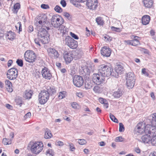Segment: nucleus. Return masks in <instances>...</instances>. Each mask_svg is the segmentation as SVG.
<instances>
[{
    "instance_id": "1",
    "label": "nucleus",
    "mask_w": 156,
    "mask_h": 156,
    "mask_svg": "<svg viewBox=\"0 0 156 156\" xmlns=\"http://www.w3.org/2000/svg\"><path fill=\"white\" fill-rule=\"evenodd\" d=\"M56 92V90L54 87L48 86L46 90H43L39 94V101L41 104H44L49 99L50 94H53Z\"/></svg>"
},
{
    "instance_id": "2",
    "label": "nucleus",
    "mask_w": 156,
    "mask_h": 156,
    "mask_svg": "<svg viewBox=\"0 0 156 156\" xmlns=\"http://www.w3.org/2000/svg\"><path fill=\"white\" fill-rule=\"evenodd\" d=\"M44 28H41L40 29L38 33V37L40 40L41 42L43 44H45L48 43L49 41L48 36V33L46 29L47 30H49L48 27H44Z\"/></svg>"
},
{
    "instance_id": "3",
    "label": "nucleus",
    "mask_w": 156,
    "mask_h": 156,
    "mask_svg": "<svg viewBox=\"0 0 156 156\" xmlns=\"http://www.w3.org/2000/svg\"><path fill=\"white\" fill-rule=\"evenodd\" d=\"M98 71L102 76H108L110 75L113 70L108 66L104 64L100 65L98 67Z\"/></svg>"
},
{
    "instance_id": "4",
    "label": "nucleus",
    "mask_w": 156,
    "mask_h": 156,
    "mask_svg": "<svg viewBox=\"0 0 156 156\" xmlns=\"http://www.w3.org/2000/svg\"><path fill=\"white\" fill-rule=\"evenodd\" d=\"M43 148V144L41 142L36 141L33 142L31 145L30 150L31 152L36 154L40 153Z\"/></svg>"
},
{
    "instance_id": "5",
    "label": "nucleus",
    "mask_w": 156,
    "mask_h": 156,
    "mask_svg": "<svg viewBox=\"0 0 156 156\" xmlns=\"http://www.w3.org/2000/svg\"><path fill=\"white\" fill-rule=\"evenodd\" d=\"M24 57L25 60L30 63H33L36 59V56L32 51H27L25 53Z\"/></svg>"
},
{
    "instance_id": "6",
    "label": "nucleus",
    "mask_w": 156,
    "mask_h": 156,
    "mask_svg": "<svg viewBox=\"0 0 156 156\" xmlns=\"http://www.w3.org/2000/svg\"><path fill=\"white\" fill-rule=\"evenodd\" d=\"M64 22L63 19L58 16H53L51 18V23L55 28H58L60 24H62Z\"/></svg>"
},
{
    "instance_id": "7",
    "label": "nucleus",
    "mask_w": 156,
    "mask_h": 156,
    "mask_svg": "<svg viewBox=\"0 0 156 156\" xmlns=\"http://www.w3.org/2000/svg\"><path fill=\"white\" fill-rule=\"evenodd\" d=\"M6 75L7 77L9 80L15 79L18 75V70L15 68H12L8 70Z\"/></svg>"
},
{
    "instance_id": "8",
    "label": "nucleus",
    "mask_w": 156,
    "mask_h": 156,
    "mask_svg": "<svg viewBox=\"0 0 156 156\" xmlns=\"http://www.w3.org/2000/svg\"><path fill=\"white\" fill-rule=\"evenodd\" d=\"M73 82L74 84L76 87H80L83 84L84 81L82 76L75 75L73 79Z\"/></svg>"
},
{
    "instance_id": "9",
    "label": "nucleus",
    "mask_w": 156,
    "mask_h": 156,
    "mask_svg": "<svg viewBox=\"0 0 156 156\" xmlns=\"http://www.w3.org/2000/svg\"><path fill=\"white\" fill-rule=\"evenodd\" d=\"M146 133H148L152 137L156 136V125L151 126L150 125H146Z\"/></svg>"
},
{
    "instance_id": "10",
    "label": "nucleus",
    "mask_w": 156,
    "mask_h": 156,
    "mask_svg": "<svg viewBox=\"0 0 156 156\" xmlns=\"http://www.w3.org/2000/svg\"><path fill=\"white\" fill-rule=\"evenodd\" d=\"M146 125L143 122L138 123L135 128V130L136 133L142 134L144 132L146 133Z\"/></svg>"
},
{
    "instance_id": "11",
    "label": "nucleus",
    "mask_w": 156,
    "mask_h": 156,
    "mask_svg": "<svg viewBox=\"0 0 156 156\" xmlns=\"http://www.w3.org/2000/svg\"><path fill=\"white\" fill-rule=\"evenodd\" d=\"M103 77L101 75L100 76L98 74L94 73L92 76V81L96 84L100 85L104 81Z\"/></svg>"
},
{
    "instance_id": "12",
    "label": "nucleus",
    "mask_w": 156,
    "mask_h": 156,
    "mask_svg": "<svg viewBox=\"0 0 156 156\" xmlns=\"http://www.w3.org/2000/svg\"><path fill=\"white\" fill-rule=\"evenodd\" d=\"M66 44L71 48H75L78 45L77 42L76 40L71 37L66 38Z\"/></svg>"
},
{
    "instance_id": "13",
    "label": "nucleus",
    "mask_w": 156,
    "mask_h": 156,
    "mask_svg": "<svg viewBox=\"0 0 156 156\" xmlns=\"http://www.w3.org/2000/svg\"><path fill=\"white\" fill-rule=\"evenodd\" d=\"M47 16L44 14H41L36 17V21L41 26L44 25L47 21Z\"/></svg>"
},
{
    "instance_id": "14",
    "label": "nucleus",
    "mask_w": 156,
    "mask_h": 156,
    "mask_svg": "<svg viewBox=\"0 0 156 156\" xmlns=\"http://www.w3.org/2000/svg\"><path fill=\"white\" fill-rule=\"evenodd\" d=\"M41 74L43 77L47 80H50L52 77V74L49 70L46 67H44L42 69Z\"/></svg>"
},
{
    "instance_id": "15",
    "label": "nucleus",
    "mask_w": 156,
    "mask_h": 156,
    "mask_svg": "<svg viewBox=\"0 0 156 156\" xmlns=\"http://www.w3.org/2000/svg\"><path fill=\"white\" fill-rule=\"evenodd\" d=\"M48 55L51 58H56L59 56L58 51L55 49L49 48L47 49Z\"/></svg>"
},
{
    "instance_id": "16",
    "label": "nucleus",
    "mask_w": 156,
    "mask_h": 156,
    "mask_svg": "<svg viewBox=\"0 0 156 156\" xmlns=\"http://www.w3.org/2000/svg\"><path fill=\"white\" fill-rule=\"evenodd\" d=\"M86 5L90 9H95L98 6L97 0H87Z\"/></svg>"
},
{
    "instance_id": "17",
    "label": "nucleus",
    "mask_w": 156,
    "mask_h": 156,
    "mask_svg": "<svg viewBox=\"0 0 156 156\" xmlns=\"http://www.w3.org/2000/svg\"><path fill=\"white\" fill-rule=\"evenodd\" d=\"M63 55L64 58L66 63H69L73 60V55L70 52L65 51L64 52Z\"/></svg>"
},
{
    "instance_id": "18",
    "label": "nucleus",
    "mask_w": 156,
    "mask_h": 156,
    "mask_svg": "<svg viewBox=\"0 0 156 156\" xmlns=\"http://www.w3.org/2000/svg\"><path fill=\"white\" fill-rule=\"evenodd\" d=\"M101 54L104 56L109 57L111 53V50L109 48L104 46L102 48L101 50Z\"/></svg>"
},
{
    "instance_id": "19",
    "label": "nucleus",
    "mask_w": 156,
    "mask_h": 156,
    "mask_svg": "<svg viewBox=\"0 0 156 156\" xmlns=\"http://www.w3.org/2000/svg\"><path fill=\"white\" fill-rule=\"evenodd\" d=\"M145 134L143 136L141 137V141L144 143H150L151 136L150 135H148V133H145Z\"/></svg>"
},
{
    "instance_id": "20",
    "label": "nucleus",
    "mask_w": 156,
    "mask_h": 156,
    "mask_svg": "<svg viewBox=\"0 0 156 156\" xmlns=\"http://www.w3.org/2000/svg\"><path fill=\"white\" fill-rule=\"evenodd\" d=\"M5 87L7 90L10 92H11L13 90L12 84L8 80H6L5 82Z\"/></svg>"
},
{
    "instance_id": "21",
    "label": "nucleus",
    "mask_w": 156,
    "mask_h": 156,
    "mask_svg": "<svg viewBox=\"0 0 156 156\" xmlns=\"http://www.w3.org/2000/svg\"><path fill=\"white\" fill-rule=\"evenodd\" d=\"M150 20V16L147 15H145L142 17V23L144 25H146L149 23Z\"/></svg>"
},
{
    "instance_id": "22",
    "label": "nucleus",
    "mask_w": 156,
    "mask_h": 156,
    "mask_svg": "<svg viewBox=\"0 0 156 156\" xmlns=\"http://www.w3.org/2000/svg\"><path fill=\"white\" fill-rule=\"evenodd\" d=\"M143 2L144 6L147 8H151L153 4V0H143Z\"/></svg>"
},
{
    "instance_id": "23",
    "label": "nucleus",
    "mask_w": 156,
    "mask_h": 156,
    "mask_svg": "<svg viewBox=\"0 0 156 156\" xmlns=\"http://www.w3.org/2000/svg\"><path fill=\"white\" fill-rule=\"evenodd\" d=\"M126 80H135V76L133 73L131 72L128 73L126 74Z\"/></svg>"
},
{
    "instance_id": "24",
    "label": "nucleus",
    "mask_w": 156,
    "mask_h": 156,
    "mask_svg": "<svg viewBox=\"0 0 156 156\" xmlns=\"http://www.w3.org/2000/svg\"><path fill=\"white\" fill-rule=\"evenodd\" d=\"M93 86V83L90 80H86L85 83V87L86 89H91Z\"/></svg>"
},
{
    "instance_id": "25",
    "label": "nucleus",
    "mask_w": 156,
    "mask_h": 156,
    "mask_svg": "<svg viewBox=\"0 0 156 156\" xmlns=\"http://www.w3.org/2000/svg\"><path fill=\"white\" fill-rule=\"evenodd\" d=\"M115 71L118 74H121L124 71L123 66L120 65L116 66L115 68Z\"/></svg>"
},
{
    "instance_id": "26",
    "label": "nucleus",
    "mask_w": 156,
    "mask_h": 156,
    "mask_svg": "<svg viewBox=\"0 0 156 156\" xmlns=\"http://www.w3.org/2000/svg\"><path fill=\"white\" fill-rule=\"evenodd\" d=\"M33 92L31 90H27L25 92L23 97L26 99H30L31 98Z\"/></svg>"
},
{
    "instance_id": "27",
    "label": "nucleus",
    "mask_w": 156,
    "mask_h": 156,
    "mask_svg": "<svg viewBox=\"0 0 156 156\" xmlns=\"http://www.w3.org/2000/svg\"><path fill=\"white\" fill-rule=\"evenodd\" d=\"M135 80H126V85L127 87L129 89L132 88L134 86Z\"/></svg>"
},
{
    "instance_id": "28",
    "label": "nucleus",
    "mask_w": 156,
    "mask_h": 156,
    "mask_svg": "<svg viewBox=\"0 0 156 156\" xmlns=\"http://www.w3.org/2000/svg\"><path fill=\"white\" fill-rule=\"evenodd\" d=\"M57 28H58V30L60 31V33L63 34H65L67 31L68 29L62 24H60V25Z\"/></svg>"
},
{
    "instance_id": "29",
    "label": "nucleus",
    "mask_w": 156,
    "mask_h": 156,
    "mask_svg": "<svg viewBox=\"0 0 156 156\" xmlns=\"http://www.w3.org/2000/svg\"><path fill=\"white\" fill-rule=\"evenodd\" d=\"M6 37L10 40H12L15 37V34L11 31L8 32L6 35Z\"/></svg>"
},
{
    "instance_id": "30",
    "label": "nucleus",
    "mask_w": 156,
    "mask_h": 156,
    "mask_svg": "<svg viewBox=\"0 0 156 156\" xmlns=\"http://www.w3.org/2000/svg\"><path fill=\"white\" fill-rule=\"evenodd\" d=\"M122 91L120 89H118L114 92L113 95L115 98H119L122 95Z\"/></svg>"
},
{
    "instance_id": "31",
    "label": "nucleus",
    "mask_w": 156,
    "mask_h": 156,
    "mask_svg": "<svg viewBox=\"0 0 156 156\" xmlns=\"http://www.w3.org/2000/svg\"><path fill=\"white\" fill-rule=\"evenodd\" d=\"M52 136V135L50 130L48 129H46L44 134V138L45 139H49Z\"/></svg>"
},
{
    "instance_id": "32",
    "label": "nucleus",
    "mask_w": 156,
    "mask_h": 156,
    "mask_svg": "<svg viewBox=\"0 0 156 156\" xmlns=\"http://www.w3.org/2000/svg\"><path fill=\"white\" fill-rule=\"evenodd\" d=\"M12 139H7L4 138L3 139L2 143L5 145L10 144L12 143Z\"/></svg>"
},
{
    "instance_id": "33",
    "label": "nucleus",
    "mask_w": 156,
    "mask_h": 156,
    "mask_svg": "<svg viewBox=\"0 0 156 156\" xmlns=\"http://www.w3.org/2000/svg\"><path fill=\"white\" fill-rule=\"evenodd\" d=\"M101 90V88L98 85L95 86L93 88L94 91L96 93H100Z\"/></svg>"
},
{
    "instance_id": "34",
    "label": "nucleus",
    "mask_w": 156,
    "mask_h": 156,
    "mask_svg": "<svg viewBox=\"0 0 156 156\" xmlns=\"http://www.w3.org/2000/svg\"><path fill=\"white\" fill-rule=\"evenodd\" d=\"M96 21L99 25H102L104 23L103 20L100 17H98L96 19Z\"/></svg>"
},
{
    "instance_id": "35",
    "label": "nucleus",
    "mask_w": 156,
    "mask_h": 156,
    "mask_svg": "<svg viewBox=\"0 0 156 156\" xmlns=\"http://www.w3.org/2000/svg\"><path fill=\"white\" fill-rule=\"evenodd\" d=\"M109 116L110 118L112 121L115 123H118L119 122L118 120L115 117L114 115L110 113L109 114Z\"/></svg>"
},
{
    "instance_id": "36",
    "label": "nucleus",
    "mask_w": 156,
    "mask_h": 156,
    "mask_svg": "<svg viewBox=\"0 0 156 156\" xmlns=\"http://www.w3.org/2000/svg\"><path fill=\"white\" fill-rule=\"evenodd\" d=\"M66 94V92L64 91H63L59 92V94L58 96L59 98L60 99H61L65 98Z\"/></svg>"
},
{
    "instance_id": "37",
    "label": "nucleus",
    "mask_w": 156,
    "mask_h": 156,
    "mask_svg": "<svg viewBox=\"0 0 156 156\" xmlns=\"http://www.w3.org/2000/svg\"><path fill=\"white\" fill-rule=\"evenodd\" d=\"M132 45L136 46L140 44L139 40L138 38L135 39L134 40H132Z\"/></svg>"
},
{
    "instance_id": "38",
    "label": "nucleus",
    "mask_w": 156,
    "mask_h": 156,
    "mask_svg": "<svg viewBox=\"0 0 156 156\" xmlns=\"http://www.w3.org/2000/svg\"><path fill=\"white\" fill-rule=\"evenodd\" d=\"M63 15L69 20H72V16L70 14L67 12H64L63 13Z\"/></svg>"
},
{
    "instance_id": "39",
    "label": "nucleus",
    "mask_w": 156,
    "mask_h": 156,
    "mask_svg": "<svg viewBox=\"0 0 156 156\" xmlns=\"http://www.w3.org/2000/svg\"><path fill=\"white\" fill-rule=\"evenodd\" d=\"M151 138L150 143L153 145H156V136L152 137Z\"/></svg>"
},
{
    "instance_id": "40",
    "label": "nucleus",
    "mask_w": 156,
    "mask_h": 156,
    "mask_svg": "<svg viewBox=\"0 0 156 156\" xmlns=\"http://www.w3.org/2000/svg\"><path fill=\"white\" fill-rule=\"evenodd\" d=\"M56 12L60 13L62 11V9L58 5H56L54 8Z\"/></svg>"
},
{
    "instance_id": "41",
    "label": "nucleus",
    "mask_w": 156,
    "mask_h": 156,
    "mask_svg": "<svg viewBox=\"0 0 156 156\" xmlns=\"http://www.w3.org/2000/svg\"><path fill=\"white\" fill-rule=\"evenodd\" d=\"M118 81L117 80H115L112 81V86L113 88H116L118 86Z\"/></svg>"
},
{
    "instance_id": "42",
    "label": "nucleus",
    "mask_w": 156,
    "mask_h": 156,
    "mask_svg": "<svg viewBox=\"0 0 156 156\" xmlns=\"http://www.w3.org/2000/svg\"><path fill=\"white\" fill-rule=\"evenodd\" d=\"M119 131L120 132H123L124 131L125 128L124 125L122 123H119Z\"/></svg>"
},
{
    "instance_id": "43",
    "label": "nucleus",
    "mask_w": 156,
    "mask_h": 156,
    "mask_svg": "<svg viewBox=\"0 0 156 156\" xmlns=\"http://www.w3.org/2000/svg\"><path fill=\"white\" fill-rule=\"evenodd\" d=\"M16 62L17 65L20 67H22L23 65V61L21 59H17L16 61Z\"/></svg>"
},
{
    "instance_id": "44",
    "label": "nucleus",
    "mask_w": 156,
    "mask_h": 156,
    "mask_svg": "<svg viewBox=\"0 0 156 156\" xmlns=\"http://www.w3.org/2000/svg\"><path fill=\"white\" fill-rule=\"evenodd\" d=\"M20 8V5L19 3H16L14 6V9L16 11V12Z\"/></svg>"
},
{
    "instance_id": "45",
    "label": "nucleus",
    "mask_w": 156,
    "mask_h": 156,
    "mask_svg": "<svg viewBox=\"0 0 156 156\" xmlns=\"http://www.w3.org/2000/svg\"><path fill=\"white\" fill-rule=\"evenodd\" d=\"M46 154L48 156H53V151L51 149H49L47 151Z\"/></svg>"
},
{
    "instance_id": "46",
    "label": "nucleus",
    "mask_w": 156,
    "mask_h": 156,
    "mask_svg": "<svg viewBox=\"0 0 156 156\" xmlns=\"http://www.w3.org/2000/svg\"><path fill=\"white\" fill-rule=\"evenodd\" d=\"M78 142L80 144L83 145L86 143V141L84 139H79Z\"/></svg>"
},
{
    "instance_id": "47",
    "label": "nucleus",
    "mask_w": 156,
    "mask_h": 156,
    "mask_svg": "<svg viewBox=\"0 0 156 156\" xmlns=\"http://www.w3.org/2000/svg\"><path fill=\"white\" fill-rule=\"evenodd\" d=\"M123 140V138L122 136L117 137L115 139L116 142H122Z\"/></svg>"
},
{
    "instance_id": "48",
    "label": "nucleus",
    "mask_w": 156,
    "mask_h": 156,
    "mask_svg": "<svg viewBox=\"0 0 156 156\" xmlns=\"http://www.w3.org/2000/svg\"><path fill=\"white\" fill-rule=\"evenodd\" d=\"M142 73L146 76H148L149 74L146 71V69L144 68L142 69Z\"/></svg>"
},
{
    "instance_id": "49",
    "label": "nucleus",
    "mask_w": 156,
    "mask_h": 156,
    "mask_svg": "<svg viewBox=\"0 0 156 156\" xmlns=\"http://www.w3.org/2000/svg\"><path fill=\"white\" fill-rule=\"evenodd\" d=\"M17 26H19V31H22V26H21V24L20 22H18L17 25L16 26V29H17Z\"/></svg>"
},
{
    "instance_id": "50",
    "label": "nucleus",
    "mask_w": 156,
    "mask_h": 156,
    "mask_svg": "<svg viewBox=\"0 0 156 156\" xmlns=\"http://www.w3.org/2000/svg\"><path fill=\"white\" fill-rule=\"evenodd\" d=\"M71 106L73 108L77 109L79 105L76 102H73L72 103Z\"/></svg>"
},
{
    "instance_id": "51",
    "label": "nucleus",
    "mask_w": 156,
    "mask_h": 156,
    "mask_svg": "<svg viewBox=\"0 0 156 156\" xmlns=\"http://www.w3.org/2000/svg\"><path fill=\"white\" fill-rule=\"evenodd\" d=\"M111 29L112 30L119 32L121 31L120 29L119 28L115 27H111Z\"/></svg>"
},
{
    "instance_id": "52",
    "label": "nucleus",
    "mask_w": 156,
    "mask_h": 156,
    "mask_svg": "<svg viewBox=\"0 0 156 156\" xmlns=\"http://www.w3.org/2000/svg\"><path fill=\"white\" fill-rule=\"evenodd\" d=\"M151 116L152 117V120L153 121L156 122V113H154L151 115Z\"/></svg>"
},
{
    "instance_id": "53",
    "label": "nucleus",
    "mask_w": 156,
    "mask_h": 156,
    "mask_svg": "<svg viewBox=\"0 0 156 156\" xmlns=\"http://www.w3.org/2000/svg\"><path fill=\"white\" fill-rule=\"evenodd\" d=\"M40 41L39 37L37 38H36L34 40V42L35 43L37 44V45H38L39 46H41V44L40 43L39 41Z\"/></svg>"
},
{
    "instance_id": "54",
    "label": "nucleus",
    "mask_w": 156,
    "mask_h": 156,
    "mask_svg": "<svg viewBox=\"0 0 156 156\" xmlns=\"http://www.w3.org/2000/svg\"><path fill=\"white\" fill-rule=\"evenodd\" d=\"M70 35L72 37L74 38L75 39H78L79 38L78 36L77 35H76V34L73 33L71 32Z\"/></svg>"
},
{
    "instance_id": "55",
    "label": "nucleus",
    "mask_w": 156,
    "mask_h": 156,
    "mask_svg": "<svg viewBox=\"0 0 156 156\" xmlns=\"http://www.w3.org/2000/svg\"><path fill=\"white\" fill-rule=\"evenodd\" d=\"M41 7L43 9H47L49 8V6L48 5L43 4L41 5Z\"/></svg>"
},
{
    "instance_id": "56",
    "label": "nucleus",
    "mask_w": 156,
    "mask_h": 156,
    "mask_svg": "<svg viewBox=\"0 0 156 156\" xmlns=\"http://www.w3.org/2000/svg\"><path fill=\"white\" fill-rule=\"evenodd\" d=\"M31 115V114L30 112H28L25 115V116H24V118L25 119H26L28 118H30Z\"/></svg>"
},
{
    "instance_id": "57",
    "label": "nucleus",
    "mask_w": 156,
    "mask_h": 156,
    "mask_svg": "<svg viewBox=\"0 0 156 156\" xmlns=\"http://www.w3.org/2000/svg\"><path fill=\"white\" fill-rule=\"evenodd\" d=\"M60 4L63 7H65L66 5V2L64 0H61L60 2Z\"/></svg>"
},
{
    "instance_id": "58",
    "label": "nucleus",
    "mask_w": 156,
    "mask_h": 156,
    "mask_svg": "<svg viewBox=\"0 0 156 156\" xmlns=\"http://www.w3.org/2000/svg\"><path fill=\"white\" fill-rule=\"evenodd\" d=\"M16 102L18 105H20V106H21L22 102L20 99H16Z\"/></svg>"
},
{
    "instance_id": "59",
    "label": "nucleus",
    "mask_w": 156,
    "mask_h": 156,
    "mask_svg": "<svg viewBox=\"0 0 156 156\" xmlns=\"http://www.w3.org/2000/svg\"><path fill=\"white\" fill-rule=\"evenodd\" d=\"M33 31V27L32 26L30 25L28 27V31L31 32Z\"/></svg>"
},
{
    "instance_id": "60",
    "label": "nucleus",
    "mask_w": 156,
    "mask_h": 156,
    "mask_svg": "<svg viewBox=\"0 0 156 156\" xmlns=\"http://www.w3.org/2000/svg\"><path fill=\"white\" fill-rule=\"evenodd\" d=\"M76 69L69 70L70 75L72 76L74 75L76 73Z\"/></svg>"
},
{
    "instance_id": "61",
    "label": "nucleus",
    "mask_w": 156,
    "mask_h": 156,
    "mask_svg": "<svg viewBox=\"0 0 156 156\" xmlns=\"http://www.w3.org/2000/svg\"><path fill=\"white\" fill-rule=\"evenodd\" d=\"M124 42L127 44H130L132 45V40L125 41Z\"/></svg>"
},
{
    "instance_id": "62",
    "label": "nucleus",
    "mask_w": 156,
    "mask_h": 156,
    "mask_svg": "<svg viewBox=\"0 0 156 156\" xmlns=\"http://www.w3.org/2000/svg\"><path fill=\"white\" fill-rule=\"evenodd\" d=\"M56 144L57 145H58V146H62L63 145V144L62 142L59 141L57 142Z\"/></svg>"
},
{
    "instance_id": "63",
    "label": "nucleus",
    "mask_w": 156,
    "mask_h": 156,
    "mask_svg": "<svg viewBox=\"0 0 156 156\" xmlns=\"http://www.w3.org/2000/svg\"><path fill=\"white\" fill-rule=\"evenodd\" d=\"M70 148L71 150L72 151H74L75 148L73 146V145L72 144H71L69 145Z\"/></svg>"
},
{
    "instance_id": "64",
    "label": "nucleus",
    "mask_w": 156,
    "mask_h": 156,
    "mask_svg": "<svg viewBox=\"0 0 156 156\" xmlns=\"http://www.w3.org/2000/svg\"><path fill=\"white\" fill-rule=\"evenodd\" d=\"M134 150L137 153H140V150L139 147H136L135 148Z\"/></svg>"
}]
</instances>
